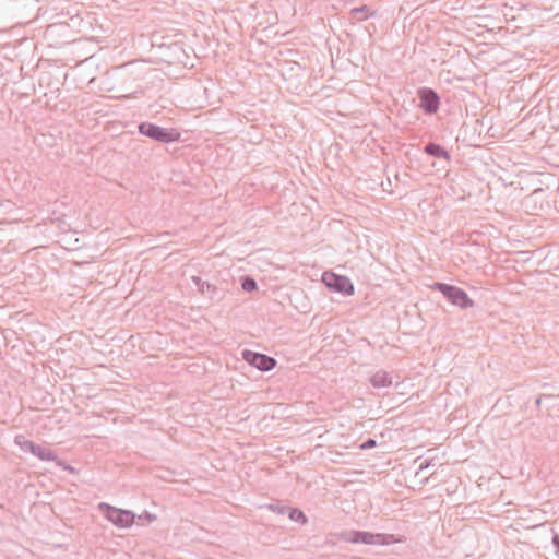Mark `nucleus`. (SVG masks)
<instances>
[{
	"instance_id": "nucleus-1",
	"label": "nucleus",
	"mask_w": 559,
	"mask_h": 559,
	"mask_svg": "<svg viewBox=\"0 0 559 559\" xmlns=\"http://www.w3.org/2000/svg\"><path fill=\"white\" fill-rule=\"evenodd\" d=\"M139 132L160 143L177 142L181 138V133L176 128H163L148 121L139 124Z\"/></svg>"
},
{
	"instance_id": "nucleus-2",
	"label": "nucleus",
	"mask_w": 559,
	"mask_h": 559,
	"mask_svg": "<svg viewBox=\"0 0 559 559\" xmlns=\"http://www.w3.org/2000/svg\"><path fill=\"white\" fill-rule=\"evenodd\" d=\"M392 535H385L381 533H370L364 531H345L338 534V538L341 540L347 543H362L366 545H388V538H391Z\"/></svg>"
},
{
	"instance_id": "nucleus-3",
	"label": "nucleus",
	"mask_w": 559,
	"mask_h": 559,
	"mask_svg": "<svg viewBox=\"0 0 559 559\" xmlns=\"http://www.w3.org/2000/svg\"><path fill=\"white\" fill-rule=\"evenodd\" d=\"M433 288L439 290L451 304L462 309L472 308L474 300H472L467 293L454 285L445 283H435Z\"/></svg>"
},
{
	"instance_id": "nucleus-4",
	"label": "nucleus",
	"mask_w": 559,
	"mask_h": 559,
	"mask_svg": "<svg viewBox=\"0 0 559 559\" xmlns=\"http://www.w3.org/2000/svg\"><path fill=\"white\" fill-rule=\"evenodd\" d=\"M99 509L104 512L106 519L118 527H130L134 522L135 515L129 510L118 509L104 502L99 504Z\"/></svg>"
},
{
	"instance_id": "nucleus-5",
	"label": "nucleus",
	"mask_w": 559,
	"mask_h": 559,
	"mask_svg": "<svg viewBox=\"0 0 559 559\" xmlns=\"http://www.w3.org/2000/svg\"><path fill=\"white\" fill-rule=\"evenodd\" d=\"M323 283L332 290L340 293L344 296L354 295L355 288L352 281L344 275H338L333 272H324L322 275Z\"/></svg>"
},
{
	"instance_id": "nucleus-6",
	"label": "nucleus",
	"mask_w": 559,
	"mask_h": 559,
	"mask_svg": "<svg viewBox=\"0 0 559 559\" xmlns=\"http://www.w3.org/2000/svg\"><path fill=\"white\" fill-rule=\"evenodd\" d=\"M417 96L419 98V107L427 115H433L439 110L440 107V96L438 93L430 87H420L417 91Z\"/></svg>"
},
{
	"instance_id": "nucleus-7",
	"label": "nucleus",
	"mask_w": 559,
	"mask_h": 559,
	"mask_svg": "<svg viewBox=\"0 0 559 559\" xmlns=\"http://www.w3.org/2000/svg\"><path fill=\"white\" fill-rule=\"evenodd\" d=\"M243 359L251 366L261 371H270L276 366V359L265 354L245 349L242 352Z\"/></svg>"
},
{
	"instance_id": "nucleus-8",
	"label": "nucleus",
	"mask_w": 559,
	"mask_h": 559,
	"mask_svg": "<svg viewBox=\"0 0 559 559\" xmlns=\"http://www.w3.org/2000/svg\"><path fill=\"white\" fill-rule=\"evenodd\" d=\"M424 152L430 156L445 159L447 162L451 160L449 152L443 146L435 142H429L428 144H426L424 147Z\"/></svg>"
},
{
	"instance_id": "nucleus-9",
	"label": "nucleus",
	"mask_w": 559,
	"mask_h": 559,
	"mask_svg": "<svg viewBox=\"0 0 559 559\" xmlns=\"http://www.w3.org/2000/svg\"><path fill=\"white\" fill-rule=\"evenodd\" d=\"M370 383L376 389L389 388L392 385V378L385 370H378L371 376Z\"/></svg>"
},
{
	"instance_id": "nucleus-10",
	"label": "nucleus",
	"mask_w": 559,
	"mask_h": 559,
	"mask_svg": "<svg viewBox=\"0 0 559 559\" xmlns=\"http://www.w3.org/2000/svg\"><path fill=\"white\" fill-rule=\"evenodd\" d=\"M286 511L288 512V518L292 521L298 522L300 524H306L308 522L306 514L300 509L289 507H282L280 509V513L282 514H284Z\"/></svg>"
},
{
	"instance_id": "nucleus-11",
	"label": "nucleus",
	"mask_w": 559,
	"mask_h": 559,
	"mask_svg": "<svg viewBox=\"0 0 559 559\" xmlns=\"http://www.w3.org/2000/svg\"><path fill=\"white\" fill-rule=\"evenodd\" d=\"M35 456H37L38 459H40L41 461H56L57 460V455L55 454L53 451H51L49 448H46V447H41V445H38V444H35V449L33 450V453Z\"/></svg>"
},
{
	"instance_id": "nucleus-12",
	"label": "nucleus",
	"mask_w": 559,
	"mask_h": 559,
	"mask_svg": "<svg viewBox=\"0 0 559 559\" xmlns=\"http://www.w3.org/2000/svg\"><path fill=\"white\" fill-rule=\"evenodd\" d=\"M14 443L24 452L33 453L35 449V442L26 439L23 435H17L14 438Z\"/></svg>"
},
{
	"instance_id": "nucleus-13",
	"label": "nucleus",
	"mask_w": 559,
	"mask_h": 559,
	"mask_svg": "<svg viewBox=\"0 0 559 559\" xmlns=\"http://www.w3.org/2000/svg\"><path fill=\"white\" fill-rule=\"evenodd\" d=\"M350 14V17L358 21V22H361V21H365L368 19L369 14H370V9L369 7L367 5H361V7H358V8H353L349 12Z\"/></svg>"
},
{
	"instance_id": "nucleus-14",
	"label": "nucleus",
	"mask_w": 559,
	"mask_h": 559,
	"mask_svg": "<svg viewBox=\"0 0 559 559\" xmlns=\"http://www.w3.org/2000/svg\"><path fill=\"white\" fill-rule=\"evenodd\" d=\"M218 288L205 281V287L200 290V294L209 297L210 299H214L217 295Z\"/></svg>"
},
{
	"instance_id": "nucleus-15",
	"label": "nucleus",
	"mask_w": 559,
	"mask_h": 559,
	"mask_svg": "<svg viewBox=\"0 0 559 559\" xmlns=\"http://www.w3.org/2000/svg\"><path fill=\"white\" fill-rule=\"evenodd\" d=\"M241 287L245 292H253L258 288L257 282L251 276H245L241 281Z\"/></svg>"
},
{
	"instance_id": "nucleus-16",
	"label": "nucleus",
	"mask_w": 559,
	"mask_h": 559,
	"mask_svg": "<svg viewBox=\"0 0 559 559\" xmlns=\"http://www.w3.org/2000/svg\"><path fill=\"white\" fill-rule=\"evenodd\" d=\"M377 445V441L372 438H369L367 439L361 445H360V449L361 450H368V449H372Z\"/></svg>"
},
{
	"instance_id": "nucleus-17",
	"label": "nucleus",
	"mask_w": 559,
	"mask_h": 559,
	"mask_svg": "<svg viewBox=\"0 0 559 559\" xmlns=\"http://www.w3.org/2000/svg\"><path fill=\"white\" fill-rule=\"evenodd\" d=\"M191 280L197 285L199 292L205 287V281H203L201 277L192 276Z\"/></svg>"
},
{
	"instance_id": "nucleus-18",
	"label": "nucleus",
	"mask_w": 559,
	"mask_h": 559,
	"mask_svg": "<svg viewBox=\"0 0 559 559\" xmlns=\"http://www.w3.org/2000/svg\"><path fill=\"white\" fill-rule=\"evenodd\" d=\"M554 546L556 548V552L559 555V536L555 535L552 538Z\"/></svg>"
},
{
	"instance_id": "nucleus-19",
	"label": "nucleus",
	"mask_w": 559,
	"mask_h": 559,
	"mask_svg": "<svg viewBox=\"0 0 559 559\" xmlns=\"http://www.w3.org/2000/svg\"><path fill=\"white\" fill-rule=\"evenodd\" d=\"M429 465H430V463H429L428 461H424V462L419 465V469H425V468H427Z\"/></svg>"
},
{
	"instance_id": "nucleus-20",
	"label": "nucleus",
	"mask_w": 559,
	"mask_h": 559,
	"mask_svg": "<svg viewBox=\"0 0 559 559\" xmlns=\"http://www.w3.org/2000/svg\"><path fill=\"white\" fill-rule=\"evenodd\" d=\"M539 403H540V397H538V399L536 400V404H537V405H539Z\"/></svg>"
}]
</instances>
